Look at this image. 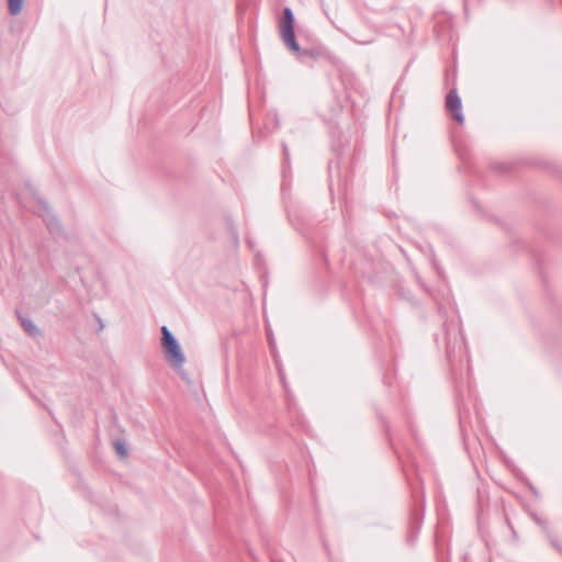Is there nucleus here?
Returning a JSON list of instances; mask_svg holds the SVG:
<instances>
[{
    "mask_svg": "<svg viewBox=\"0 0 562 562\" xmlns=\"http://www.w3.org/2000/svg\"><path fill=\"white\" fill-rule=\"evenodd\" d=\"M268 338H269V340H270V344H272V339H271V335H270V333H268Z\"/></svg>",
    "mask_w": 562,
    "mask_h": 562,
    "instance_id": "1a4fd4ad",
    "label": "nucleus"
},
{
    "mask_svg": "<svg viewBox=\"0 0 562 562\" xmlns=\"http://www.w3.org/2000/svg\"><path fill=\"white\" fill-rule=\"evenodd\" d=\"M447 348H448V356H449V358H451V352H452V351H451V348H450V346H449V345H448V347H447Z\"/></svg>",
    "mask_w": 562,
    "mask_h": 562,
    "instance_id": "6e6552de",
    "label": "nucleus"
},
{
    "mask_svg": "<svg viewBox=\"0 0 562 562\" xmlns=\"http://www.w3.org/2000/svg\"><path fill=\"white\" fill-rule=\"evenodd\" d=\"M279 34L285 47L292 53H300L301 48L294 33V15L290 8L283 9L279 21Z\"/></svg>",
    "mask_w": 562,
    "mask_h": 562,
    "instance_id": "f03ea898",
    "label": "nucleus"
},
{
    "mask_svg": "<svg viewBox=\"0 0 562 562\" xmlns=\"http://www.w3.org/2000/svg\"><path fill=\"white\" fill-rule=\"evenodd\" d=\"M8 1V10L11 15H19L24 5V0H7Z\"/></svg>",
    "mask_w": 562,
    "mask_h": 562,
    "instance_id": "39448f33",
    "label": "nucleus"
},
{
    "mask_svg": "<svg viewBox=\"0 0 562 562\" xmlns=\"http://www.w3.org/2000/svg\"><path fill=\"white\" fill-rule=\"evenodd\" d=\"M114 447L119 457L125 458L127 456V448L125 447L124 442L115 441Z\"/></svg>",
    "mask_w": 562,
    "mask_h": 562,
    "instance_id": "0eeeda50",
    "label": "nucleus"
},
{
    "mask_svg": "<svg viewBox=\"0 0 562 562\" xmlns=\"http://www.w3.org/2000/svg\"><path fill=\"white\" fill-rule=\"evenodd\" d=\"M446 105L449 112L453 115L456 121L460 124L463 123L464 116L461 110V99L454 90H451L446 98Z\"/></svg>",
    "mask_w": 562,
    "mask_h": 562,
    "instance_id": "20e7f679",
    "label": "nucleus"
},
{
    "mask_svg": "<svg viewBox=\"0 0 562 562\" xmlns=\"http://www.w3.org/2000/svg\"><path fill=\"white\" fill-rule=\"evenodd\" d=\"M24 330L31 335V336H36L37 334H40V329L37 328V326L30 319H22L21 322Z\"/></svg>",
    "mask_w": 562,
    "mask_h": 562,
    "instance_id": "423d86ee",
    "label": "nucleus"
},
{
    "mask_svg": "<svg viewBox=\"0 0 562 562\" xmlns=\"http://www.w3.org/2000/svg\"><path fill=\"white\" fill-rule=\"evenodd\" d=\"M161 346L166 359L176 368L180 369L186 362L181 347L167 326L161 327Z\"/></svg>",
    "mask_w": 562,
    "mask_h": 562,
    "instance_id": "f257e3e1",
    "label": "nucleus"
},
{
    "mask_svg": "<svg viewBox=\"0 0 562 562\" xmlns=\"http://www.w3.org/2000/svg\"><path fill=\"white\" fill-rule=\"evenodd\" d=\"M30 209L32 210V212H34L35 214L43 218L47 228L52 233H56L60 229L58 220L50 211L46 201H44L42 198H35L34 201L30 204Z\"/></svg>",
    "mask_w": 562,
    "mask_h": 562,
    "instance_id": "7ed1b4c3",
    "label": "nucleus"
}]
</instances>
